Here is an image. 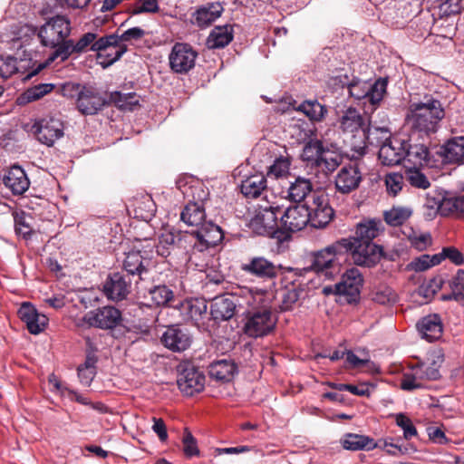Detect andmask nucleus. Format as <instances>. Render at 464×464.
<instances>
[{"label":"nucleus","mask_w":464,"mask_h":464,"mask_svg":"<svg viewBox=\"0 0 464 464\" xmlns=\"http://www.w3.org/2000/svg\"><path fill=\"white\" fill-rule=\"evenodd\" d=\"M242 302L239 307H246L244 332L252 338L263 337L270 334L276 326V319L271 312L275 295L264 289H241Z\"/></svg>","instance_id":"obj_1"},{"label":"nucleus","mask_w":464,"mask_h":464,"mask_svg":"<svg viewBox=\"0 0 464 464\" xmlns=\"http://www.w3.org/2000/svg\"><path fill=\"white\" fill-rule=\"evenodd\" d=\"M444 116L440 101L431 94H425L418 102L412 101L406 118L411 137L430 139L438 131Z\"/></svg>","instance_id":"obj_2"},{"label":"nucleus","mask_w":464,"mask_h":464,"mask_svg":"<svg viewBox=\"0 0 464 464\" xmlns=\"http://www.w3.org/2000/svg\"><path fill=\"white\" fill-rule=\"evenodd\" d=\"M341 130L347 134H351L355 138L357 134L360 136V144L353 145L352 154L350 158L353 160H360L366 153V141L369 139L371 128H365L366 122L363 116L353 107L346 109L339 120Z\"/></svg>","instance_id":"obj_3"},{"label":"nucleus","mask_w":464,"mask_h":464,"mask_svg":"<svg viewBox=\"0 0 464 464\" xmlns=\"http://www.w3.org/2000/svg\"><path fill=\"white\" fill-rule=\"evenodd\" d=\"M351 247L350 242L343 238L333 242L313 254L312 267L316 272L337 269L346 259Z\"/></svg>","instance_id":"obj_4"},{"label":"nucleus","mask_w":464,"mask_h":464,"mask_svg":"<svg viewBox=\"0 0 464 464\" xmlns=\"http://www.w3.org/2000/svg\"><path fill=\"white\" fill-rule=\"evenodd\" d=\"M90 50L97 53L98 63L102 68H107L121 59L126 53L127 46L119 42L118 34H112L99 38Z\"/></svg>","instance_id":"obj_5"},{"label":"nucleus","mask_w":464,"mask_h":464,"mask_svg":"<svg viewBox=\"0 0 464 464\" xmlns=\"http://www.w3.org/2000/svg\"><path fill=\"white\" fill-rule=\"evenodd\" d=\"M281 205L276 202H266L259 206V210L251 221L252 227L260 235L275 236L280 227Z\"/></svg>","instance_id":"obj_6"},{"label":"nucleus","mask_w":464,"mask_h":464,"mask_svg":"<svg viewBox=\"0 0 464 464\" xmlns=\"http://www.w3.org/2000/svg\"><path fill=\"white\" fill-rule=\"evenodd\" d=\"M71 33V23L63 15H56L41 26L37 35L43 45L55 47Z\"/></svg>","instance_id":"obj_7"},{"label":"nucleus","mask_w":464,"mask_h":464,"mask_svg":"<svg viewBox=\"0 0 464 464\" xmlns=\"http://www.w3.org/2000/svg\"><path fill=\"white\" fill-rule=\"evenodd\" d=\"M311 217L306 205H281L280 228L286 232L302 230L309 223Z\"/></svg>","instance_id":"obj_8"},{"label":"nucleus","mask_w":464,"mask_h":464,"mask_svg":"<svg viewBox=\"0 0 464 464\" xmlns=\"http://www.w3.org/2000/svg\"><path fill=\"white\" fill-rule=\"evenodd\" d=\"M351 160L353 162L343 166L334 178L336 190L343 195L355 191L362 180V174L357 162L358 160H353L352 158Z\"/></svg>","instance_id":"obj_9"},{"label":"nucleus","mask_w":464,"mask_h":464,"mask_svg":"<svg viewBox=\"0 0 464 464\" xmlns=\"http://www.w3.org/2000/svg\"><path fill=\"white\" fill-rule=\"evenodd\" d=\"M32 131L41 143L53 146L63 136V122L55 117H46L34 122Z\"/></svg>","instance_id":"obj_10"},{"label":"nucleus","mask_w":464,"mask_h":464,"mask_svg":"<svg viewBox=\"0 0 464 464\" xmlns=\"http://www.w3.org/2000/svg\"><path fill=\"white\" fill-rule=\"evenodd\" d=\"M309 208V223L315 228L324 227L334 217V209L328 203V198L323 192L312 194V201L306 205Z\"/></svg>","instance_id":"obj_11"},{"label":"nucleus","mask_w":464,"mask_h":464,"mask_svg":"<svg viewBox=\"0 0 464 464\" xmlns=\"http://www.w3.org/2000/svg\"><path fill=\"white\" fill-rule=\"evenodd\" d=\"M197 56V52L189 44L177 43L169 56L170 68L177 73H186L195 66Z\"/></svg>","instance_id":"obj_12"},{"label":"nucleus","mask_w":464,"mask_h":464,"mask_svg":"<svg viewBox=\"0 0 464 464\" xmlns=\"http://www.w3.org/2000/svg\"><path fill=\"white\" fill-rule=\"evenodd\" d=\"M362 276L357 268L348 269L335 285L336 295L344 297L347 303L356 302L362 286Z\"/></svg>","instance_id":"obj_13"},{"label":"nucleus","mask_w":464,"mask_h":464,"mask_svg":"<svg viewBox=\"0 0 464 464\" xmlns=\"http://www.w3.org/2000/svg\"><path fill=\"white\" fill-rule=\"evenodd\" d=\"M86 322L100 329H113L121 322V313L113 306H103L90 311L85 315Z\"/></svg>","instance_id":"obj_14"},{"label":"nucleus","mask_w":464,"mask_h":464,"mask_svg":"<svg viewBox=\"0 0 464 464\" xmlns=\"http://www.w3.org/2000/svg\"><path fill=\"white\" fill-rule=\"evenodd\" d=\"M177 383L179 389L187 396L203 391L205 386V375L193 365H185L178 375Z\"/></svg>","instance_id":"obj_15"},{"label":"nucleus","mask_w":464,"mask_h":464,"mask_svg":"<svg viewBox=\"0 0 464 464\" xmlns=\"http://www.w3.org/2000/svg\"><path fill=\"white\" fill-rule=\"evenodd\" d=\"M106 104V98L92 86H83L76 100L79 111L84 115H94Z\"/></svg>","instance_id":"obj_16"},{"label":"nucleus","mask_w":464,"mask_h":464,"mask_svg":"<svg viewBox=\"0 0 464 464\" xmlns=\"http://www.w3.org/2000/svg\"><path fill=\"white\" fill-rule=\"evenodd\" d=\"M413 138L411 136L409 140H404V163L411 168L433 167L435 160L428 146L423 143H411Z\"/></svg>","instance_id":"obj_17"},{"label":"nucleus","mask_w":464,"mask_h":464,"mask_svg":"<svg viewBox=\"0 0 464 464\" xmlns=\"http://www.w3.org/2000/svg\"><path fill=\"white\" fill-rule=\"evenodd\" d=\"M349 254L355 265L372 267L380 261L382 249L374 243H356L350 247Z\"/></svg>","instance_id":"obj_18"},{"label":"nucleus","mask_w":464,"mask_h":464,"mask_svg":"<svg viewBox=\"0 0 464 464\" xmlns=\"http://www.w3.org/2000/svg\"><path fill=\"white\" fill-rule=\"evenodd\" d=\"M383 229L381 219L364 218L356 225L353 237L343 239L349 241L351 247L356 243H373V239L379 237Z\"/></svg>","instance_id":"obj_19"},{"label":"nucleus","mask_w":464,"mask_h":464,"mask_svg":"<svg viewBox=\"0 0 464 464\" xmlns=\"http://www.w3.org/2000/svg\"><path fill=\"white\" fill-rule=\"evenodd\" d=\"M18 316L26 324L29 333L32 334L42 333L48 324V318L38 313L36 308L27 302L23 303L20 306Z\"/></svg>","instance_id":"obj_20"},{"label":"nucleus","mask_w":464,"mask_h":464,"mask_svg":"<svg viewBox=\"0 0 464 464\" xmlns=\"http://www.w3.org/2000/svg\"><path fill=\"white\" fill-rule=\"evenodd\" d=\"M280 269V266L275 265L263 256L253 257L248 263L242 266L243 271L265 280L276 278Z\"/></svg>","instance_id":"obj_21"},{"label":"nucleus","mask_w":464,"mask_h":464,"mask_svg":"<svg viewBox=\"0 0 464 464\" xmlns=\"http://www.w3.org/2000/svg\"><path fill=\"white\" fill-rule=\"evenodd\" d=\"M195 233L198 239L196 241L198 252H203L217 246L224 237L221 228L212 222L204 223Z\"/></svg>","instance_id":"obj_22"},{"label":"nucleus","mask_w":464,"mask_h":464,"mask_svg":"<svg viewBox=\"0 0 464 464\" xmlns=\"http://www.w3.org/2000/svg\"><path fill=\"white\" fill-rule=\"evenodd\" d=\"M161 342L173 352H182L190 346L192 338L187 330L172 325L165 331Z\"/></svg>","instance_id":"obj_23"},{"label":"nucleus","mask_w":464,"mask_h":464,"mask_svg":"<svg viewBox=\"0 0 464 464\" xmlns=\"http://www.w3.org/2000/svg\"><path fill=\"white\" fill-rule=\"evenodd\" d=\"M3 183L14 195L24 194L30 186L25 171L18 165H14L5 171Z\"/></svg>","instance_id":"obj_24"},{"label":"nucleus","mask_w":464,"mask_h":464,"mask_svg":"<svg viewBox=\"0 0 464 464\" xmlns=\"http://www.w3.org/2000/svg\"><path fill=\"white\" fill-rule=\"evenodd\" d=\"M239 292L237 300L235 296H217L213 299L210 305V314L216 321H226L230 319L234 314L238 302H242Z\"/></svg>","instance_id":"obj_25"},{"label":"nucleus","mask_w":464,"mask_h":464,"mask_svg":"<svg viewBox=\"0 0 464 464\" xmlns=\"http://www.w3.org/2000/svg\"><path fill=\"white\" fill-rule=\"evenodd\" d=\"M404 140L398 139L384 142L379 150V160L386 166H395L404 162Z\"/></svg>","instance_id":"obj_26"},{"label":"nucleus","mask_w":464,"mask_h":464,"mask_svg":"<svg viewBox=\"0 0 464 464\" xmlns=\"http://www.w3.org/2000/svg\"><path fill=\"white\" fill-rule=\"evenodd\" d=\"M438 153L446 163L464 164V136H457L448 140Z\"/></svg>","instance_id":"obj_27"},{"label":"nucleus","mask_w":464,"mask_h":464,"mask_svg":"<svg viewBox=\"0 0 464 464\" xmlns=\"http://www.w3.org/2000/svg\"><path fill=\"white\" fill-rule=\"evenodd\" d=\"M149 263L150 258L143 256L140 249H133L126 253L123 260V268L129 276L142 279L143 275L148 273Z\"/></svg>","instance_id":"obj_28"},{"label":"nucleus","mask_w":464,"mask_h":464,"mask_svg":"<svg viewBox=\"0 0 464 464\" xmlns=\"http://www.w3.org/2000/svg\"><path fill=\"white\" fill-rule=\"evenodd\" d=\"M130 284L122 274L113 273L106 280L103 291L109 299L122 300L129 293Z\"/></svg>","instance_id":"obj_29"},{"label":"nucleus","mask_w":464,"mask_h":464,"mask_svg":"<svg viewBox=\"0 0 464 464\" xmlns=\"http://www.w3.org/2000/svg\"><path fill=\"white\" fill-rule=\"evenodd\" d=\"M417 328L421 337L428 342H434L442 334V323L436 314L423 317L418 324Z\"/></svg>","instance_id":"obj_30"},{"label":"nucleus","mask_w":464,"mask_h":464,"mask_svg":"<svg viewBox=\"0 0 464 464\" xmlns=\"http://www.w3.org/2000/svg\"><path fill=\"white\" fill-rule=\"evenodd\" d=\"M242 194L249 198H256L261 195L267 197V181L266 178L261 174H255L245 179L240 187Z\"/></svg>","instance_id":"obj_31"},{"label":"nucleus","mask_w":464,"mask_h":464,"mask_svg":"<svg viewBox=\"0 0 464 464\" xmlns=\"http://www.w3.org/2000/svg\"><path fill=\"white\" fill-rule=\"evenodd\" d=\"M208 372L209 377L213 380L221 382H228L233 380L237 372V366L230 360H218L209 364Z\"/></svg>","instance_id":"obj_32"},{"label":"nucleus","mask_w":464,"mask_h":464,"mask_svg":"<svg viewBox=\"0 0 464 464\" xmlns=\"http://www.w3.org/2000/svg\"><path fill=\"white\" fill-rule=\"evenodd\" d=\"M223 11L218 3H209L198 8L193 15V24L198 27H207L216 21Z\"/></svg>","instance_id":"obj_33"},{"label":"nucleus","mask_w":464,"mask_h":464,"mask_svg":"<svg viewBox=\"0 0 464 464\" xmlns=\"http://www.w3.org/2000/svg\"><path fill=\"white\" fill-rule=\"evenodd\" d=\"M341 444L347 450H371L377 448L378 444L373 439L354 433H347L341 439Z\"/></svg>","instance_id":"obj_34"},{"label":"nucleus","mask_w":464,"mask_h":464,"mask_svg":"<svg viewBox=\"0 0 464 464\" xmlns=\"http://www.w3.org/2000/svg\"><path fill=\"white\" fill-rule=\"evenodd\" d=\"M444 361V356L440 351H435L430 353L426 362L418 363L420 369L423 372L424 377L428 381H436L440 379V368Z\"/></svg>","instance_id":"obj_35"},{"label":"nucleus","mask_w":464,"mask_h":464,"mask_svg":"<svg viewBox=\"0 0 464 464\" xmlns=\"http://www.w3.org/2000/svg\"><path fill=\"white\" fill-rule=\"evenodd\" d=\"M234 37V31L231 25L216 26L207 39L208 48L217 49L227 46Z\"/></svg>","instance_id":"obj_36"},{"label":"nucleus","mask_w":464,"mask_h":464,"mask_svg":"<svg viewBox=\"0 0 464 464\" xmlns=\"http://www.w3.org/2000/svg\"><path fill=\"white\" fill-rule=\"evenodd\" d=\"M197 236L196 233H187V232H177V242L175 246L179 249L185 250L184 261L186 263H191L198 266L197 263L194 262L193 258L198 251V247L196 246Z\"/></svg>","instance_id":"obj_37"},{"label":"nucleus","mask_w":464,"mask_h":464,"mask_svg":"<svg viewBox=\"0 0 464 464\" xmlns=\"http://www.w3.org/2000/svg\"><path fill=\"white\" fill-rule=\"evenodd\" d=\"M205 218L204 208L196 202L187 204L180 213L181 221L188 227H201Z\"/></svg>","instance_id":"obj_38"},{"label":"nucleus","mask_w":464,"mask_h":464,"mask_svg":"<svg viewBox=\"0 0 464 464\" xmlns=\"http://www.w3.org/2000/svg\"><path fill=\"white\" fill-rule=\"evenodd\" d=\"M426 378L421 372V369L416 364L406 372L401 381V388L404 391H413L416 389H422L425 387Z\"/></svg>","instance_id":"obj_39"},{"label":"nucleus","mask_w":464,"mask_h":464,"mask_svg":"<svg viewBox=\"0 0 464 464\" xmlns=\"http://www.w3.org/2000/svg\"><path fill=\"white\" fill-rule=\"evenodd\" d=\"M313 193L310 179L303 177H297L294 182H291L288 188V198L295 202H301Z\"/></svg>","instance_id":"obj_40"},{"label":"nucleus","mask_w":464,"mask_h":464,"mask_svg":"<svg viewBox=\"0 0 464 464\" xmlns=\"http://www.w3.org/2000/svg\"><path fill=\"white\" fill-rule=\"evenodd\" d=\"M304 290L300 284L296 285L295 281L292 282L290 286H285L281 294L280 309L282 311H289L294 309L295 304L301 298Z\"/></svg>","instance_id":"obj_41"},{"label":"nucleus","mask_w":464,"mask_h":464,"mask_svg":"<svg viewBox=\"0 0 464 464\" xmlns=\"http://www.w3.org/2000/svg\"><path fill=\"white\" fill-rule=\"evenodd\" d=\"M147 297L151 302L150 305L166 306L173 300L174 293L169 286L159 285L149 290Z\"/></svg>","instance_id":"obj_42"},{"label":"nucleus","mask_w":464,"mask_h":464,"mask_svg":"<svg viewBox=\"0 0 464 464\" xmlns=\"http://www.w3.org/2000/svg\"><path fill=\"white\" fill-rule=\"evenodd\" d=\"M177 242V232L165 231L159 237V245L155 246V243L151 240H145V247L153 248L156 247V252L161 256H168L169 255V247L171 246H175Z\"/></svg>","instance_id":"obj_43"},{"label":"nucleus","mask_w":464,"mask_h":464,"mask_svg":"<svg viewBox=\"0 0 464 464\" xmlns=\"http://www.w3.org/2000/svg\"><path fill=\"white\" fill-rule=\"evenodd\" d=\"M412 210L408 207H392L383 213L385 222L392 227L402 225L410 218Z\"/></svg>","instance_id":"obj_44"},{"label":"nucleus","mask_w":464,"mask_h":464,"mask_svg":"<svg viewBox=\"0 0 464 464\" xmlns=\"http://www.w3.org/2000/svg\"><path fill=\"white\" fill-rule=\"evenodd\" d=\"M298 111L304 113L311 121H321L327 113L326 107L322 105L316 100L303 102L299 105Z\"/></svg>","instance_id":"obj_45"},{"label":"nucleus","mask_w":464,"mask_h":464,"mask_svg":"<svg viewBox=\"0 0 464 464\" xmlns=\"http://www.w3.org/2000/svg\"><path fill=\"white\" fill-rule=\"evenodd\" d=\"M110 100L123 111H133L139 105V99L135 92H114L111 93Z\"/></svg>","instance_id":"obj_46"},{"label":"nucleus","mask_w":464,"mask_h":464,"mask_svg":"<svg viewBox=\"0 0 464 464\" xmlns=\"http://www.w3.org/2000/svg\"><path fill=\"white\" fill-rule=\"evenodd\" d=\"M324 149V146L321 140H311L304 146L301 158L304 161L316 166Z\"/></svg>","instance_id":"obj_47"},{"label":"nucleus","mask_w":464,"mask_h":464,"mask_svg":"<svg viewBox=\"0 0 464 464\" xmlns=\"http://www.w3.org/2000/svg\"><path fill=\"white\" fill-rule=\"evenodd\" d=\"M388 81L384 78H379L373 84H368L366 102L375 107L383 99L386 93Z\"/></svg>","instance_id":"obj_48"},{"label":"nucleus","mask_w":464,"mask_h":464,"mask_svg":"<svg viewBox=\"0 0 464 464\" xmlns=\"http://www.w3.org/2000/svg\"><path fill=\"white\" fill-rule=\"evenodd\" d=\"M441 200V193L438 191L427 193L423 203L424 216L427 219H433L438 214H440Z\"/></svg>","instance_id":"obj_49"},{"label":"nucleus","mask_w":464,"mask_h":464,"mask_svg":"<svg viewBox=\"0 0 464 464\" xmlns=\"http://www.w3.org/2000/svg\"><path fill=\"white\" fill-rule=\"evenodd\" d=\"M444 300L454 299L464 306V271L459 270L451 283V294L443 296Z\"/></svg>","instance_id":"obj_50"},{"label":"nucleus","mask_w":464,"mask_h":464,"mask_svg":"<svg viewBox=\"0 0 464 464\" xmlns=\"http://www.w3.org/2000/svg\"><path fill=\"white\" fill-rule=\"evenodd\" d=\"M342 160L341 155L335 151L330 150L328 148L324 149L317 167H320L326 171L332 172L337 169Z\"/></svg>","instance_id":"obj_51"},{"label":"nucleus","mask_w":464,"mask_h":464,"mask_svg":"<svg viewBox=\"0 0 464 464\" xmlns=\"http://www.w3.org/2000/svg\"><path fill=\"white\" fill-rule=\"evenodd\" d=\"M373 302L380 304H392L397 302V294L387 285H381L372 293Z\"/></svg>","instance_id":"obj_52"},{"label":"nucleus","mask_w":464,"mask_h":464,"mask_svg":"<svg viewBox=\"0 0 464 464\" xmlns=\"http://www.w3.org/2000/svg\"><path fill=\"white\" fill-rule=\"evenodd\" d=\"M55 50L50 56V61L60 59L62 62L67 60L72 53H76L74 43L72 40L66 38L63 40L58 45L53 47Z\"/></svg>","instance_id":"obj_53"},{"label":"nucleus","mask_w":464,"mask_h":464,"mask_svg":"<svg viewBox=\"0 0 464 464\" xmlns=\"http://www.w3.org/2000/svg\"><path fill=\"white\" fill-rule=\"evenodd\" d=\"M406 168L408 169L406 179L411 186L422 189H426L430 186L428 178L420 171L419 168H411V166H406Z\"/></svg>","instance_id":"obj_54"},{"label":"nucleus","mask_w":464,"mask_h":464,"mask_svg":"<svg viewBox=\"0 0 464 464\" xmlns=\"http://www.w3.org/2000/svg\"><path fill=\"white\" fill-rule=\"evenodd\" d=\"M24 65H17V58L11 55H0V77L8 78L20 69H24Z\"/></svg>","instance_id":"obj_55"},{"label":"nucleus","mask_w":464,"mask_h":464,"mask_svg":"<svg viewBox=\"0 0 464 464\" xmlns=\"http://www.w3.org/2000/svg\"><path fill=\"white\" fill-rule=\"evenodd\" d=\"M54 85L52 83H41L38 85H35L32 88H29L24 94L23 99L26 102H33L36 101L45 94L50 93Z\"/></svg>","instance_id":"obj_56"},{"label":"nucleus","mask_w":464,"mask_h":464,"mask_svg":"<svg viewBox=\"0 0 464 464\" xmlns=\"http://www.w3.org/2000/svg\"><path fill=\"white\" fill-rule=\"evenodd\" d=\"M182 443L183 451L186 457L191 458L199 455L197 440L188 429H185L184 430Z\"/></svg>","instance_id":"obj_57"},{"label":"nucleus","mask_w":464,"mask_h":464,"mask_svg":"<svg viewBox=\"0 0 464 464\" xmlns=\"http://www.w3.org/2000/svg\"><path fill=\"white\" fill-rule=\"evenodd\" d=\"M396 424L403 430V437L406 440H411L417 435V430L414 427L410 418L402 413L396 415Z\"/></svg>","instance_id":"obj_58"},{"label":"nucleus","mask_w":464,"mask_h":464,"mask_svg":"<svg viewBox=\"0 0 464 464\" xmlns=\"http://www.w3.org/2000/svg\"><path fill=\"white\" fill-rule=\"evenodd\" d=\"M290 162L287 159L279 158L269 168L267 175L276 179L283 178L289 172Z\"/></svg>","instance_id":"obj_59"},{"label":"nucleus","mask_w":464,"mask_h":464,"mask_svg":"<svg viewBox=\"0 0 464 464\" xmlns=\"http://www.w3.org/2000/svg\"><path fill=\"white\" fill-rule=\"evenodd\" d=\"M183 307L188 310V314L191 319H197L207 312V304L199 300L186 302Z\"/></svg>","instance_id":"obj_60"},{"label":"nucleus","mask_w":464,"mask_h":464,"mask_svg":"<svg viewBox=\"0 0 464 464\" xmlns=\"http://www.w3.org/2000/svg\"><path fill=\"white\" fill-rule=\"evenodd\" d=\"M385 182L389 193L395 196L402 188L403 177L400 173H391L387 175Z\"/></svg>","instance_id":"obj_61"},{"label":"nucleus","mask_w":464,"mask_h":464,"mask_svg":"<svg viewBox=\"0 0 464 464\" xmlns=\"http://www.w3.org/2000/svg\"><path fill=\"white\" fill-rule=\"evenodd\" d=\"M409 240L416 249L424 250L431 243V237L429 233L412 232L409 235Z\"/></svg>","instance_id":"obj_62"},{"label":"nucleus","mask_w":464,"mask_h":464,"mask_svg":"<svg viewBox=\"0 0 464 464\" xmlns=\"http://www.w3.org/2000/svg\"><path fill=\"white\" fill-rule=\"evenodd\" d=\"M368 83L362 81H353L348 85L349 93L357 100L365 99L367 95Z\"/></svg>","instance_id":"obj_63"},{"label":"nucleus","mask_w":464,"mask_h":464,"mask_svg":"<svg viewBox=\"0 0 464 464\" xmlns=\"http://www.w3.org/2000/svg\"><path fill=\"white\" fill-rule=\"evenodd\" d=\"M96 34L86 33L74 44L76 53H81L86 51L88 46H92L98 39Z\"/></svg>","instance_id":"obj_64"}]
</instances>
